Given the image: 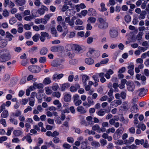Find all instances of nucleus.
I'll list each match as a JSON object with an SVG mask.
<instances>
[{
  "label": "nucleus",
  "instance_id": "f257e3e1",
  "mask_svg": "<svg viewBox=\"0 0 149 149\" xmlns=\"http://www.w3.org/2000/svg\"><path fill=\"white\" fill-rule=\"evenodd\" d=\"M87 55L89 57L96 58L100 56V52L93 49L90 48L87 53Z\"/></svg>",
  "mask_w": 149,
  "mask_h": 149
},
{
  "label": "nucleus",
  "instance_id": "f03ea898",
  "mask_svg": "<svg viewBox=\"0 0 149 149\" xmlns=\"http://www.w3.org/2000/svg\"><path fill=\"white\" fill-rule=\"evenodd\" d=\"M67 47L70 49L73 50L75 53L79 52L82 49L81 47L79 45L75 44H69Z\"/></svg>",
  "mask_w": 149,
  "mask_h": 149
},
{
  "label": "nucleus",
  "instance_id": "7ed1b4c3",
  "mask_svg": "<svg viewBox=\"0 0 149 149\" xmlns=\"http://www.w3.org/2000/svg\"><path fill=\"white\" fill-rule=\"evenodd\" d=\"M29 70L31 72L33 73H38L39 72L41 68L38 66L32 65L29 67Z\"/></svg>",
  "mask_w": 149,
  "mask_h": 149
},
{
  "label": "nucleus",
  "instance_id": "20e7f679",
  "mask_svg": "<svg viewBox=\"0 0 149 149\" xmlns=\"http://www.w3.org/2000/svg\"><path fill=\"white\" fill-rule=\"evenodd\" d=\"M109 33L111 37H116L118 34V31L115 28H111L109 31Z\"/></svg>",
  "mask_w": 149,
  "mask_h": 149
},
{
  "label": "nucleus",
  "instance_id": "39448f33",
  "mask_svg": "<svg viewBox=\"0 0 149 149\" xmlns=\"http://www.w3.org/2000/svg\"><path fill=\"white\" fill-rule=\"evenodd\" d=\"M9 55V51H7V53L5 54H3L0 56V61L3 63L8 61L9 59L8 57Z\"/></svg>",
  "mask_w": 149,
  "mask_h": 149
},
{
  "label": "nucleus",
  "instance_id": "423d86ee",
  "mask_svg": "<svg viewBox=\"0 0 149 149\" xmlns=\"http://www.w3.org/2000/svg\"><path fill=\"white\" fill-rule=\"evenodd\" d=\"M147 91L148 90L147 89L143 88H141L136 91V93L139 92L138 95L141 97H143L146 95Z\"/></svg>",
  "mask_w": 149,
  "mask_h": 149
},
{
  "label": "nucleus",
  "instance_id": "0eeeda50",
  "mask_svg": "<svg viewBox=\"0 0 149 149\" xmlns=\"http://www.w3.org/2000/svg\"><path fill=\"white\" fill-rule=\"evenodd\" d=\"M122 103L121 100H115L111 102L110 104L111 107H116L120 105Z\"/></svg>",
  "mask_w": 149,
  "mask_h": 149
},
{
  "label": "nucleus",
  "instance_id": "6e6552de",
  "mask_svg": "<svg viewBox=\"0 0 149 149\" xmlns=\"http://www.w3.org/2000/svg\"><path fill=\"white\" fill-rule=\"evenodd\" d=\"M48 10V8L42 5L41 6V8L38 9V13L40 15H41L44 14L45 11H47Z\"/></svg>",
  "mask_w": 149,
  "mask_h": 149
},
{
  "label": "nucleus",
  "instance_id": "1a4fd4ad",
  "mask_svg": "<svg viewBox=\"0 0 149 149\" xmlns=\"http://www.w3.org/2000/svg\"><path fill=\"white\" fill-rule=\"evenodd\" d=\"M63 49V47L62 46H53L51 48V50L53 52H56L62 50Z\"/></svg>",
  "mask_w": 149,
  "mask_h": 149
},
{
  "label": "nucleus",
  "instance_id": "9d476101",
  "mask_svg": "<svg viewBox=\"0 0 149 149\" xmlns=\"http://www.w3.org/2000/svg\"><path fill=\"white\" fill-rule=\"evenodd\" d=\"M77 111L80 114H84L87 112L86 110L82 106H79L77 107Z\"/></svg>",
  "mask_w": 149,
  "mask_h": 149
},
{
  "label": "nucleus",
  "instance_id": "9b49d317",
  "mask_svg": "<svg viewBox=\"0 0 149 149\" xmlns=\"http://www.w3.org/2000/svg\"><path fill=\"white\" fill-rule=\"evenodd\" d=\"M7 45V41L5 39L0 38V47L3 48L5 47Z\"/></svg>",
  "mask_w": 149,
  "mask_h": 149
},
{
  "label": "nucleus",
  "instance_id": "f8f14e48",
  "mask_svg": "<svg viewBox=\"0 0 149 149\" xmlns=\"http://www.w3.org/2000/svg\"><path fill=\"white\" fill-rule=\"evenodd\" d=\"M52 15V14H47L45 16L44 18H43V24H46L47 23V21L49 20L50 17Z\"/></svg>",
  "mask_w": 149,
  "mask_h": 149
},
{
  "label": "nucleus",
  "instance_id": "ddd939ff",
  "mask_svg": "<svg viewBox=\"0 0 149 149\" xmlns=\"http://www.w3.org/2000/svg\"><path fill=\"white\" fill-rule=\"evenodd\" d=\"M82 81L84 86H86V81L89 79V76L86 74H82L81 75Z\"/></svg>",
  "mask_w": 149,
  "mask_h": 149
},
{
  "label": "nucleus",
  "instance_id": "4468645a",
  "mask_svg": "<svg viewBox=\"0 0 149 149\" xmlns=\"http://www.w3.org/2000/svg\"><path fill=\"white\" fill-rule=\"evenodd\" d=\"M108 23L106 21L103 23H100L98 25V27L101 29H106L108 27Z\"/></svg>",
  "mask_w": 149,
  "mask_h": 149
},
{
  "label": "nucleus",
  "instance_id": "2eb2a0df",
  "mask_svg": "<svg viewBox=\"0 0 149 149\" xmlns=\"http://www.w3.org/2000/svg\"><path fill=\"white\" fill-rule=\"evenodd\" d=\"M71 95L70 94L66 93L64 94V100L65 102H68L70 101L71 100Z\"/></svg>",
  "mask_w": 149,
  "mask_h": 149
},
{
  "label": "nucleus",
  "instance_id": "dca6fc26",
  "mask_svg": "<svg viewBox=\"0 0 149 149\" xmlns=\"http://www.w3.org/2000/svg\"><path fill=\"white\" fill-rule=\"evenodd\" d=\"M138 106L136 104H134L132 106L131 110V112L133 113H136L139 111Z\"/></svg>",
  "mask_w": 149,
  "mask_h": 149
},
{
  "label": "nucleus",
  "instance_id": "f3484780",
  "mask_svg": "<svg viewBox=\"0 0 149 149\" xmlns=\"http://www.w3.org/2000/svg\"><path fill=\"white\" fill-rule=\"evenodd\" d=\"M127 88L128 91L132 92L134 89V83H130L127 85Z\"/></svg>",
  "mask_w": 149,
  "mask_h": 149
},
{
  "label": "nucleus",
  "instance_id": "a211bd4d",
  "mask_svg": "<svg viewBox=\"0 0 149 149\" xmlns=\"http://www.w3.org/2000/svg\"><path fill=\"white\" fill-rule=\"evenodd\" d=\"M140 14V15L138 16V19L139 20H141L145 18V15L146 14V12L145 10H142Z\"/></svg>",
  "mask_w": 149,
  "mask_h": 149
},
{
  "label": "nucleus",
  "instance_id": "6ab92c4d",
  "mask_svg": "<svg viewBox=\"0 0 149 149\" xmlns=\"http://www.w3.org/2000/svg\"><path fill=\"white\" fill-rule=\"evenodd\" d=\"M33 85L35 86L36 88L40 89L43 88L44 86L42 83L38 84L37 82H34L33 84Z\"/></svg>",
  "mask_w": 149,
  "mask_h": 149
},
{
  "label": "nucleus",
  "instance_id": "aec40b11",
  "mask_svg": "<svg viewBox=\"0 0 149 149\" xmlns=\"http://www.w3.org/2000/svg\"><path fill=\"white\" fill-rule=\"evenodd\" d=\"M134 141V138L132 137H130L127 140H124V144L127 145L132 143Z\"/></svg>",
  "mask_w": 149,
  "mask_h": 149
},
{
  "label": "nucleus",
  "instance_id": "412c9836",
  "mask_svg": "<svg viewBox=\"0 0 149 149\" xmlns=\"http://www.w3.org/2000/svg\"><path fill=\"white\" fill-rule=\"evenodd\" d=\"M8 116V112L7 110H4L1 114V117L4 118H7Z\"/></svg>",
  "mask_w": 149,
  "mask_h": 149
},
{
  "label": "nucleus",
  "instance_id": "4be33fe9",
  "mask_svg": "<svg viewBox=\"0 0 149 149\" xmlns=\"http://www.w3.org/2000/svg\"><path fill=\"white\" fill-rule=\"evenodd\" d=\"M51 82L50 78L49 77L45 78L43 81V83L45 85L49 84L51 83Z\"/></svg>",
  "mask_w": 149,
  "mask_h": 149
},
{
  "label": "nucleus",
  "instance_id": "5701e85b",
  "mask_svg": "<svg viewBox=\"0 0 149 149\" xmlns=\"http://www.w3.org/2000/svg\"><path fill=\"white\" fill-rule=\"evenodd\" d=\"M81 147L82 149H87L88 148L87 141H82L81 144Z\"/></svg>",
  "mask_w": 149,
  "mask_h": 149
},
{
  "label": "nucleus",
  "instance_id": "b1692460",
  "mask_svg": "<svg viewBox=\"0 0 149 149\" xmlns=\"http://www.w3.org/2000/svg\"><path fill=\"white\" fill-rule=\"evenodd\" d=\"M15 2L17 4L22 6L25 4L26 1L25 0H15Z\"/></svg>",
  "mask_w": 149,
  "mask_h": 149
},
{
  "label": "nucleus",
  "instance_id": "393cba45",
  "mask_svg": "<svg viewBox=\"0 0 149 149\" xmlns=\"http://www.w3.org/2000/svg\"><path fill=\"white\" fill-rule=\"evenodd\" d=\"M85 63L88 65H91L94 62V60L91 58H86L85 60Z\"/></svg>",
  "mask_w": 149,
  "mask_h": 149
},
{
  "label": "nucleus",
  "instance_id": "a878e982",
  "mask_svg": "<svg viewBox=\"0 0 149 149\" xmlns=\"http://www.w3.org/2000/svg\"><path fill=\"white\" fill-rule=\"evenodd\" d=\"M88 13H90L91 15L93 16H95L96 14V12L93 8H90L88 10Z\"/></svg>",
  "mask_w": 149,
  "mask_h": 149
},
{
  "label": "nucleus",
  "instance_id": "bb28decb",
  "mask_svg": "<svg viewBox=\"0 0 149 149\" xmlns=\"http://www.w3.org/2000/svg\"><path fill=\"white\" fill-rule=\"evenodd\" d=\"M51 31L52 34L53 35V36L58 37V34L57 33V31L56 29L54 27L52 28L51 29Z\"/></svg>",
  "mask_w": 149,
  "mask_h": 149
},
{
  "label": "nucleus",
  "instance_id": "cd10ccee",
  "mask_svg": "<svg viewBox=\"0 0 149 149\" xmlns=\"http://www.w3.org/2000/svg\"><path fill=\"white\" fill-rule=\"evenodd\" d=\"M13 133L15 136H18L21 135L22 134V132L20 130H16L14 131Z\"/></svg>",
  "mask_w": 149,
  "mask_h": 149
},
{
  "label": "nucleus",
  "instance_id": "c85d7f7f",
  "mask_svg": "<svg viewBox=\"0 0 149 149\" xmlns=\"http://www.w3.org/2000/svg\"><path fill=\"white\" fill-rule=\"evenodd\" d=\"M74 52L73 50L70 49V51L68 53V56L70 58H73L74 55Z\"/></svg>",
  "mask_w": 149,
  "mask_h": 149
},
{
  "label": "nucleus",
  "instance_id": "c756f323",
  "mask_svg": "<svg viewBox=\"0 0 149 149\" xmlns=\"http://www.w3.org/2000/svg\"><path fill=\"white\" fill-rule=\"evenodd\" d=\"M70 86V84L68 83H65L63 84L61 86V91H64L66 88L69 87Z\"/></svg>",
  "mask_w": 149,
  "mask_h": 149
},
{
  "label": "nucleus",
  "instance_id": "7c9ffc66",
  "mask_svg": "<svg viewBox=\"0 0 149 149\" xmlns=\"http://www.w3.org/2000/svg\"><path fill=\"white\" fill-rule=\"evenodd\" d=\"M47 52V49L46 48L43 47L41 50L40 54L42 55L46 54Z\"/></svg>",
  "mask_w": 149,
  "mask_h": 149
},
{
  "label": "nucleus",
  "instance_id": "2f4dec72",
  "mask_svg": "<svg viewBox=\"0 0 149 149\" xmlns=\"http://www.w3.org/2000/svg\"><path fill=\"white\" fill-rule=\"evenodd\" d=\"M135 143L137 145H139L140 144L142 145L144 143V140L143 139H142L141 140L136 139L135 141Z\"/></svg>",
  "mask_w": 149,
  "mask_h": 149
},
{
  "label": "nucleus",
  "instance_id": "473e14b6",
  "mask_svg": "<svg viewBox=\"0 0 149 149\" xmlns=\"http://www.w3.org/2000/svg\"><path fill=\"white\" fill-rule=\"evenodd\" d=\"M106 111L105 109H100L97 113L99 116H102L104 115Z\"/></svg>",
  "mask_w": 149,
  "mask_h": 149
},
{
  "label": "nucleus",
  "instance_id": "72a5a7b5",
  "mask_svg": "<svg viewBox=\"0 0 149 149\" xmlns=\"http://www.w3.org/2000/svg\"><path fill=\"white\" fill-rule=\"evenodd\" d=\"M10 121L12 124L15 125H16L18 124V122L17 120L15 119V118L12 117L10 118Z\"/></svg>",
  "mask_w": 149,
  "mask_h": 149
},
{
  "label": "nucleus",
  "instance_id": "f704fd0d",
  "mask_svg": "<svg viewBox=\"0 0 149 149\" xmlns=\"http://www.w3.org/2000/svg\"><path fill=\"white\" fill-rule=\"evenodd\" d=\"M13 115L15 117H18L20 116L21 114V112L19 110H16L15 113H12Z\"/></svg>",
  "mask_w": 149,
  "mask_h": 149
},
{
  "label": "nucleus",
  "instance_id": "c9c22d12",
  "mask_svg": "<svg viewBox=\"0 0 149 149\" xmlns=\"http://www.w3.org/2000/svg\"><path fill=\"white\" fill-rule=\"evenodd\" d=\"M91 144L92 146L96 147H100V146L99 142L97 141H92L91 142Z\"/></svg>",
  "mask_w": 149,
  "mask_h": 149
},
{
  "label": "nucleus",
  "instance_id": "e433bc0d",
  "mask_svg": "<svg viewBox=\"0 0 149 149\" xmlns=\"http://www.w3.org/2000/svg\"><path fill=\"white\" fill-rule=\"evenodd\" d=\"M31 13L32 17H37L39 16L38 14V11L35 9H33L31 10Z\"/></svg>",
  "mask_w": 149,
  "mask_h": 149
},
{
  "label": "nucleus",
  "instance_id": "4c0bfd02",
  "mask_svg": "<svg viewBox=\"0 0 149 149\" xmlns=\"http://www.w3.org/2000/svg\"><path fill=\"white\" fill-rule=\"evenodd\" d=\"M139 115V114L137 113L135 114L134 116V123L135 125L139 123V121L137 118Z\"/></svg>",
  "mask_w": 149,
  "mask_h": 149
},
{
  "label": "nucleus",
  "instance_id": "58836bf2",
  "mask_svg": "<svg viewBox=\"0 0 149 149\" xmlns=\"http://www.w3.org/2000/svg\"><path fill=\"white\" fill-rule=\"evenodd\" d=\"M96 20V18L95 17H89L87 20V22L88 23H94L95 22Z\"/></svg>",
  "mask_w": 149,
  "mask_h": 149
},
{
  "label": "nucleus",
  "instance_id": "ea45409f",
  "mask_svg": "<svg viewBox=\"0 0 149 149\" xmlns=\"http://www.w3.org/2000/svg\"><path fill=\"white\" fill-rule=\"evenodd\" d=\"M72 10H68L66 12L65 14L67 16L70 17L72 16Z\"/></svg>",
  "mask_w": 149,
  "mask_h": 149
},
{
  "label": "nucleus",
  "instance_id": "a19ab883",
  "mask_svg": "<svg viewBox=\"0 0 149 149\" xmlns=\"http://www.w3.org/2000/svg\"><path fill=\"white\" fill-rule=\"evenodd\" d=\"M43 18H37L35 20V22L36 24H40V23L43 24Z\"/></svg>",
  "mask_w": 149,
  "mask_h": 149
},
{
  "label": "nucleus",
  "instance_id": "79ce46f5",
  "mask_svg": "<svg viewBox=\"0 0 149 149\" xmlns=\"http://www.w3.org/2000/svg\"><path fill=\"white\" fill-rule=\"evenodd\" d=\"M59 88L58 85L56 84H54L52 86V88L54 91H57Z\"/></svg>",
  "mask_w": 149,
  "mask_h": 149
},
{
  "label": "nucleus",
  "instance_id": "37998d69",
  "mask_svg": "<svg viewBox=\"0 0 149 149\" xmlns=\"http://www.w3.org/2000/svg\"><path fill=\"white\" fill-rule=\"evenodd\" d=\"M9 13L7 10L5 9L3 10L2 15L4 17H7L9 15Z\"/></svg>",
  "mask_w": 149,
  "mask_h": 149
},
{
  "label": "nucleus",
  "instance_id": "c03bdc74",
  "mask_svg": "<svg viewBox=\"0 0 149 149\" xmlns=\"http://www.w3.org/2000/svg\"><path fill=\"white\" fill-rule=\"evenodd\" d=\"M52 95L54 97L59 98L61 96V94L59 92H54L53 93Z\"/></svg>",
  "mask_w": 149,
  "mask_h": 149
},
{
  "label": "nucleus",
  "instance_id": "a18cd8bd",
  "mask_svg": "<svg viewBox=\"0 0 149 149\" xmlns=\"http://www.w3.org/2000/svg\"><path fill=\"white\" fill-rule=\"evenodd\" d=\"M45 93L47 95H50L52 94V91L48 87L45 88Z\"/></svg>",
  "mask_w": 149,
  "mask_h": 149
},
{
  "label": "nucleus",
  "instance_id": "49530a36",
  "mask_svg": "<svg viewBox=\"0 0 149 149\" xmlns=\"http://www.w3.org/2000/svg\"><path fill=\"white\" fill-rule=\"evenodd\" d=\"M125 20L127 23H129L131 21V17L129 15H126L125 16Z\"/></svg>",
  "mask_w": 149,
  "mask_h": 149
},
{
  "label": "nucleus",
  "instance_id": "de8ad7c7",
  "mask_svg": "<svg viewBox=\"0 0 149 149\" xmlns=\"http://www.w3.org/2000/svg\"><path fill=\"white\" fill-rule=\"evenodd\" d=\"M100 142L102 146H103L107 144V141L106 140L102 139L100 140Z\"/></svg>",
  "mask_w": 149,
  "mask_h": 149
},
{
  "label": "nucleus",
  "instance_id": "09e8293b",
  "mask_svg": "<svg viewBox=\"0 0 149 149\" xmlns=\"http://www.w3.org/2000/svg\"><path fill=\"white\" fill-rule=\"evenodd\" d=\"M29 105L32 107L34 106V102L35 100V99H33L32 98H29Z\"/></svg>",
  "mask_w": 149,
  "mask_h": 149
},
{
  "label": "nucleus",
  "instance_id": "8fccbe9b",
  "mask_svg": "<svg viewBox=\"0 0 149 149\" xmlns=\"http://www.w3.org/2000/svg\"><path fill=\"white\" fill-rule=\"evenodd\" d=\"M118 84L116 83H114L113 84V87L115 89L116 92H118Z\"/></svg>",
  "mask_w": 149,
  "mask_h": 149
},
{
  "label": "nucleus",
  "instance_id": "3c124183",
  "mask_svg": "<svg viewBox=\"0 0 149 149\" xmlns=\"http://www.w3.org/2000/svg\"><path fill=\"white\" fill-rule=\"evenodd\" d=\"M99 126L97 124L93 125L92 127V129L94 131H98L99 130Z\"/></svg>",
  "mask_w": 149,
  "mask_h": 149
},
{
  "label": "nucleus",
  "instance_id": "603ef678",
  "mask_svg": "<svg viewBox=\"0 0 149 149\" xmlns=\"http://www.w3.org/2000/svg\"><path fill=\"white\" fill-rule=\"evenodd\" d=\"M16 22V20L14 17L11 18L9 20V23L11 24H13L14 23Z\"/></svg>",
  "mask_w": 149,
  "mask_h": 149
},
{
  "label": "nucleus",
  "instance_id": "864d4df0",
  "mask_svg": "<svg viewBox=\"0 0 149 149\" xmlns=\"http://www.w3.org/2000/svg\"><path fill=\"white\" fill-rule=\"evenodd\" d=\"M138 127L139 128L141 127L142 130L144 131L146 129V126L144 124H139L138 125Z\"/></svg>",
  "mask_w": 149,
  "mask_h": 149
},
{
  "label": "nucleus",
  "instance_id": "5fc2aeb1",
  "mask_svg": "<svg viewBox=\"0 0 149 149\" xmlns=\"http://www.w3.org/2000/svg\"><path fill=\"white\" fill-rule=\"evenodd\" d=\"M100 6L101 8V10L102 11H105L107 9L105 7V5L103 3H101L100 4Z\"/></svg>",
  "mask_w": 149,
  "mask_h": 149
},
{
  "label": "nucleus",
  "instance_id": "6e6d98bb",
  "mask_svg": "<svg viewBox=\"0 0 149 149\" xmlns=\"http://www.w3.org/2000/svg\"><path fill=\"white\" fill-rule=\"evenodd\" d=\"M0 123L5 127L7 126L6 120L4 119L1 118L0 120Z\"/></svg>",
  "mask_w": 149,
  "mask_h": 149
},
{
  "label": "nucleus",
  "instance_id": "4d7b16f0",
  "mask_svg": "<svg viewBox=\"0 0 149 149\" xmlns=\"http://www.w3.org/2000/svg\"><path fill=\"white\" fill-rule=\"evenodd\" d=\"M83 23L82 21L80 19H78L75 21V24L77 25H81Z\"/></svg>",
  "mask_w": 149,
  "mask_h": 149
},
{
  "label": "nucleus",
  "instance_id": "13d9d810",
  "mask_svg": "<svg viewBox=\"0 0 149 149\" xmlns=\"http://www.w3.org/2000/svg\"><path fill=\"white\" fill-rule=\"evenodd\" d=\"M40 34L42 37H47L49 36L48 33L46 32H42Z\"/></svg>",
  "mask_w": 149,
  "mask_h": 149
},
{
  "label": "nucleus",
  "instance_id": "bf43d9fd",
  "mask_svg": "<svg viewBox=\"0 0 149 149\" xmlns=\"http://www.w3.org/2000/svg\"><path fill=\"white\" fill-rule=\"evenodd\" d=\"M85 132L86 133H87L89 134H95V132L93 131L89 130L88 129H86L85 131Z\"/></svg>",
  "mask_w": 149,
  "mask_h": 149
},
{
  "label": "nucleus",
  "instance_id": "052dcab7",
  "mask_svg": "<svg viewBox=\"0 0 149 149\" xmlns=\"http://www.w3.org/2000/svg\"><path fill=\"white\" fill-rule=\"evenodd\" d=\"M53 141L55 143L60 142L61 141L59 138L55 137L53 139Z\"/></svg>",
  "mask_w": 149,
  "mask_h": 149
},
{
  "label": "nucleus",
  "instance_id": "680f3d73",
  "mask_svg": "<svg viewBox=\"0 0 149 149\" xmlns=\"http://www.w3.org/2000/svg\"><path fill=\"white\" fill-rule=\"evenodd\" d=\"M46 61V58L45 57H41L39 58V61L40 63H44Z\"/></svg>",
  "mask_w": 149,
  "mask_h": 149
},
{
  "label": "nucleus",
  "instance_id": "e2e57ef3",
  "mask_svg": "<svg viewBox=\"0 0 149 149\" xmlns=\"http://www.w3.org/2000/svg\"><path fill=\"white\" fill-rule=\"evenodd\" d=\"M120 96L122 99H125L126 98V93L125 92L122 91L120 93Z\"/></svg>",
  "mask_w": 149,
  "mask_h": 149
},
{
  "label": "nucleus",
  "instance_id": "0e129e2a",
  "mask_svg": "<svg viewBox=\"0 0 149 149\" xmlns=\"http://www.w3.org/2000/svg\"><path fill=\"white\" fill-rule=\"evenodd\" d=\"M7 137L6 136H2L0 137V143H2L3 141H6Z\"/></svg>",
  "mask_w": 149,
  "mask_h": 149
},
{
  "label": "nucleus",
  "instance_id": "69168bd1",
  "mask_svg": "<svg viewBox=\"0 0 149 149\" xmlns=\"http://www.w3.org/2000/svg\"><path fill=\"white\" fill-rule=\"evenodd\" d=\"M26 140L29 143H31L32 142V140L29 134H27L26 136Z\"/></svg>",
  "mask_w": 149,
  "mask_h": 149
},
{
  "label": "nucleus",
  "instance_id": "338daca9",
  "mask_svg": "<svg viewBox=\"0 0 149 149\" xmlns=\"http://www.w3.org/2000/svg\"><path fill=\"white\" fill-rule=\"evenodd\" d=\"M13 130V128L11 127L8 128L7 130V132L6 135L8 136H10L11 133L12 131Z\"/></svg>",
  "mask_w": 149,
  "mask_h": 149
},
{
  "label": "nucleus",
  "instance_id": "774afa93",
  "mask_svg": "<svg viewBox=\"0 0 149 149\" xmlns=\"http://www.w3.org/2000/svg\"><path fill=\"white\" fill-rule=\"evenodd\" d=\"M74 104L76 106H78L80 105L82 102L80 100H79L76 101L74 102Z\"/></svg>",
  "mask_w": 149,
  "mask_h": 149
}]
</instances>
